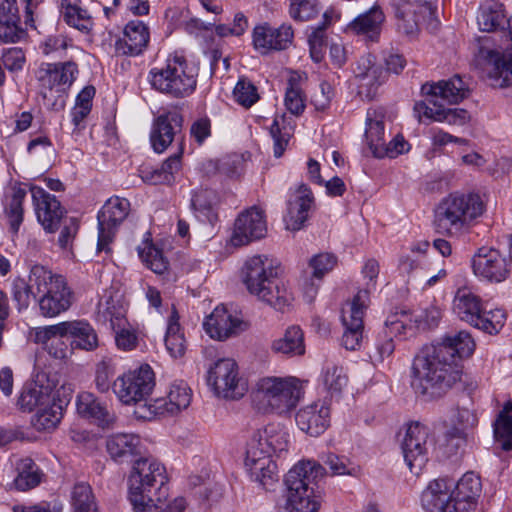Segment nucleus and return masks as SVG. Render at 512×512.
Listing matches in <instances>:
<instances>
[{"label":"nucleus","mask_w":512,"mask_h":512,"mask_svg":"<svg viewBox=\"0 0 512 512\" xmlns=\"http://www.w3.org/2000/svg\"><path fill=\"white\" fill-rule=\"evenodd\" d=\"M481 31L501 33L500 44L494 49H481L482 69L493 87L512 86V18H507L497 0L484 1L477 14Z\"/></svg>","instance_id":"nucleus-1"},{"label":"nucleus","mask_w":512,"mask_h":512,"mask_svg":"<svg viewBox=\"0 0 512 512\" xmlns=\"http://www.w3.org/2000/svg\"><path fill=\"white\" fill-rule=\"evenodd\" d=\"M482 483L474 472L465 473L455 484L447 478L431 481L421 495L427 512H475Z\"/></svg>","instance_id":"nucleus-2"},{"label":"nucleus","mask_w":512,"mask_h":512,"mask_svg":"<svg viewBox=\"0 0 512 512\" xmlns=\"http://www.w3.org/2000/svg\"><path fill=\"white\" fill-rule=\"evenodd\" d=\"M461 378L458 365H452L433 347H425L415 357L411 385L427 399L441 397Z\"/></svg>","instance_id":"nucleus-3"},{"label":"nucleus","mask_w":512,"mask_h":512,"mask_svg":"<svg viewBox=\"0 0 512 512\" xmlns=\"http://www.w3.org/2000/svg\"><path fill=\"white\" fill-rule=\"evenodd\" d=\"M280 263L269 255H255L243 266V282L248 291L277 310H283L293 300L284 282L277 280Z\"/></svg>","instance_id":"nucleus-4"},{"label":"nucleus","mask_w":512,"mask_h":512,"mask_svg":"<svg viewBox=\"0 0 512 512\" xmlns=\"http://www.w3.org/2000/svg\"><path fill=\"white\" fill-rule=\"evenodd\" d=\"M168 476L165 467L155 459L140 458L133 464L129 476V500L136 512L157 509L168 496Z\"/></svg>","instance_id":"nucleus-5"},{"label":"nucleus","mask_w":512,"mask_h":512,"mask_svg":"<svg viewBox=\"0 0 512 512\" xmlns=\"http://www.w3.org/2000/svg\"><path fill=\"white\" fill-rule=\"evenodd\" d=\"M324 474L319 463L306 460L295 464L285 477L286 493L277 503V512H318L312 484Z\"/></svg>","instance_id":"nucleus-6"},{"label":"nucleus","mask_w":512,"mask_h":512,"mask_svg":"<svg viewBox=\"0 0 512 512\" xmlns=\"http://www.w3.org/2000/svg\"><path fill=\"white\" fill-rule=\"evenodd\" d=\"M304 384L305 381L295 376L261 378L253 392V406L264 414H288L304 397Z\"/></svg>","instance_id":"nucleus-7"},{"label":"nucleus","mask_w":512,"mask_h":512,"mask_svg":"<svg viewBox=\"0 0 512 512\" xmlns=\"http://www.w3.org/2000/svg\"><path fill=\"white\" fill-rule=\"evenodd\" d=\"M483 211L484 205L478 194H450L437 205L434 224L443 234L460 236Z\"/></svg>","instance_id":"nucleus-8"},{"label":"nucleus","mask_w":512,"mask_h":512,"mask_svg":"<svg viewBox=\"0 0 512 512\" xmlns=\"http://www.w3.org/2000/svg\"><path fill=\"white\" fill-rule=\"evenodd\" d=\"M30 280L36 286L39 312L43 317H56L71 307L74 294L63 275L42 265H34L30 269Z\"/></svg>","instance_id":"nucleus-9"},{"label":"nucleus","mask_w":512,"mask_h":512,"mask_svg":"<svg viewBox=\"0 0 512 512\" xmlns=\"http://www.w3.org/2000/svg\"><path fill=\"white\" fill-rule=\"evenodd\" d=\"M452 309L461 321L491 335L500 332L507 318L503 309L486 310L480 296L467 286L456 290Z\"/></svg>","instance_id":"nucleus-10"},{"label":"nucleus","mask_w":512,"mask_h":512,"mask_svg":"<svg viewBox=\"0 0 512 512\" xmlns=\"http://www.w3.org/2000/svg\"><path fill=\"white\" fill-rule=\"evenodd\" d=\"M148 80L156 91L173 98H184L196 89V73L182 56L169 57L163 67L149 71Z\"/></svg>","instance_id":"nucleus-11"},{"label":"nucleus","mask_w":512,"mask_h":512,"mask_svg":"<svg viewBox=\"0 0 512 512\" xmlns=\"http://www.w3.org/2000/svg\"><path fill=\"white\" fill-rule=\"evenodd\" d=\"M77 75L78 67L72 61L42 63L36 71V79L44 105L54 110L64 108L68 90Z\"/></svg>","instance_id":"nucleus-12"},{"label":"nucleus","mask_w":512,"mask_h":512,"mask_svg":"<svg viewBox=\"0 0 512 512\" xmlns=\"http://www.w3.org/2000/svg\"><path fill=\"white\" fill-rule=\"evenodd\" d=\"M154 386V372L148 364H143L119 375L112 384V390L122 404L134 405L146 400Z\"/></svg>","instance_id":"nucleus-13"},{"label":"nucleus","mask_w":512,"mask_h":512,"mask_svg":"<svg viewBox=\"0 0 512 512\" xmlns=\"http://www.w3.org/2000/svg\"><path fill=\"white\" fill-rule=\"evenodd\" d=\"M207 383L218 397L225 399H239L247 391L237 363L230 358L218 359L208 367Z\"/></svg>","instance_id":"nucleus-14"},{"label":"nucleus","mask_w":512,"mask_h":512,"mask_svg":"<svg viewBox=\"0 0 512 512\" xmlns=\"http://www.w3.org/2000/svg\"><path fill=\"white\" fill-rule=\"evenodd\" d=\"M430 429L427 425L413 421L407 424L401 439V451L410 471L419 474L428 461V438Z\"/></svg>","instance_id":"nucleus-15"},{"label":"nucleus","mask_w":512,"mask_h":512,"mask_svg":"<svg viewBox=\"0 0 512 512\" xmlns=\"http://www.w3.org/2000/svg\"><path fill=\"white\" fill-rule=\"evenodd\" d=\"M368 306L367 291H358L351 301H347L342 307L341 321L344 326L342 345L347 350H356L363 339L366 308Z\"/></svg>","instance_id":"nucleus-16"},{"label":"nucleus","mask_w":512,"mask_h":512,"mask_svg":"<svg viewBox=\"0 0 512 512\" xmlns=\"http://www.w3.org/2000/svg\"><path fill=\"white\" fill-rule=\"evenodd\" d=\"M130 202L125 198L111 197L98 212V251H109L118 226L128 216Z\"/></svg>","instance_id":"nucleus-17"},{"label":"nucleus","mask_w":512,"mask_h":512,"mask_svg":"<svg viewBox=\"0 0 512 512\" xmlns=\"http://www.w3.org/2000/svg\"><path fill=\"white\" fill-rule=\"evenodd\" d=\"M191 402V389L183 382L171 386L165 398H158L144 407H140L137 414L141 418L151 419L157 416L174 415L186 409Z\"/></svg>","instance_id":"nucleus-18"},{"label":"nucleus","mask_w":512,"mask_h":512,"mask_svg":"<svg viewBox=\"0 0 512 512\" xmlns=\"http://www.w3.org/2000/svg\"><path fill=\"white\" fill-rule=\"evenodd\" d=\"M472 269L476 277L490 283H500L509 276L506 258L496 249L481 247L472 258Z\"/></svg>","instance_id":"nucleus-19"},{"label":"nucleus","mask_w":512,"mask_h":512,"mask_svg":"<svg viewBox=\"0 0 512 512\" xmlns=\"http://www.w3.org/2000/svg\"><path fill=\"white\" fill-rule=\"evenodd\" d=\"M267 232L264 211L251 207L242 212L235 221L230 242L235 247L263 238Z\"/></svg>","instance_id":"nucleus-20"},{"label":"nucleus","mask_w":512,"mask_h":512,"mask_svg":"<svg viewBox=\"0 0 512 512\" xmlns=\"http://www.w3.org/2000/svg\"><path fill=\"white\" fill-rule=\"evenodd\" d=\"M31 193L38 222L47 233H55L66 210L54 195L41 187L33 186Z\"/></svg>","instance_id":"nucleus-21"},{"label":"nucleus","mask_w":512,"mask_h":512,"mask_svg":"<svg viewBox=\"0 0 512 512\" xmlns=\"http://www.w3.org/2000/svg\"><path fill=\"white\" fill-rule=\"evenodd\" d=\"M421 91L427 97L424 101L426 104L437 106L443 104L442 102L458 103L467 97L469 87L459 75H455L448 80L426 83L422 86Z\"/></svg>","instance_id":"nucleus-22"},{"label":"nucleus","mask_w":512,"mask_h":512,"mask_svg":"<svg viewBox=\"0 0 512 512\" xmlns=\"http://www.w3.org/2000/svg\"><path fill=\"white\" fill-rule=\"evenodd\" d=\"M206 333L213 339L224 341L237 336L246 324L223 305L217 306L203 323Z\"/></svg>","instance_id":"nucleus-23"},{"label":"nucleus","mask_w":512,"mask_h":512,"mask_svg":"<svg viewBox=\"0 0 512 512\" xmlns=\"http://www.w3.org/2000/svg\"><path fill=\"white\" fill-rule=\"evenodd\" d=\"M183 127V116L177 111L159 115L152 126L150 141L156 153H163L177 138Z\"/></svg>","instance_id":"nucleus-24"},{"label":"nucleus","mask_w":512,"mask_h":512,"mask_svg":"<svg viewBox=\"0 0 512 512\" xmlns=\"http://www.w3.org/2000/svg\"><path fill=\"white\" fill-rule=\"evenodd\" d=\"M296 424L306 434L317 437L330 425V406L326 400H318L302 407L295 416Z\"/></svg>","instance_id":"nucleus-25"},{"label":"nucleus","mask_w":512,"mask_h":512,"mask_svg":"<svg viewBox=\"0 0 512 512\" xmlns=\"http://www.w3.org/2000/svg\"><path fill=\"white\" fill-rule=\"evenodd\" d=\"M294 32L291 25L283 24L274 28L265 23L253 29L252 38L254 48L261 53L271 50H284L293 40Z\"/></svg>","instance_id":"nucleus-26"},{"label":"nucleus","mask_w":512,"mask_h":512,"mask_svg":"<svg viewBox=\"0 0 512 512\" xmlns=\"http://www.w3.org/2000/svg\"><path fill=\"white\" fill-rule=\"evenodd\" d=\"M313 204L314 197L311 189L305 184H300L287 202V213L284 216L286 229L300 230L307 221Z\"/></svg>","instance_id":"nucleus-27"},{"label":"nucleus","mask_w":512,"mask_h":512,"mask_svg":"<svg viewBox=\"0 0 512 512\" xmlns=\"http://www.w3.org/2000/svg\"><path fill=\"white\" fill-rule=\"evenodd\" d=\"M150 32L148 26L140 20L129 21L123 36L115 42V50L120 55L138 56L148 46Z\"/></svg>","instance_id":"nucleus-28"},{"label":"nucleus","mask_w":512,"mask_h":512,"mask_svg":"<svg viewBox=\"0 0 512 512\" xmlns=\"http://www.w3.org/2000/svg\"><path fill=\"white\" fill-rule=\"evenodd\" d=\"M440 356H443L452 365H457V358L470 357L475 350L476 343L467 331H459L445 336L440 343L433 345Z\"/></svg>","instance_id":"nucleus-29"},{"label":"nucleus","mask_w":512,"mask_h":512,"mask_svg":"<svg viewBox=\"0 0 512 512\" xmlns=\"http://www.w3.org/2000/svg\"><path fill=\"white\" fill-rule=\"evenodd\" d=\"M54 388V385L44 384V376H38L33 383L23 387L17 404L23 411L31 412L34 409L38 410L55 400Z\"/></svg>","instance_id":"nucleus-30"},{"label":"nucleus","mask_w":512,"mask_h":512,"mask_svg":"<svg viewBox=\"0 0 512 512\" xmlns=\"http://www.w3.org/2000/svg\"><path fill=\"white\" fill-rule=\"evenodd\" d=\"M384 21L383 10L379 5H374L351 21L348 30L370 42H378Z\"/></svg>","instance_id":"nucleus-31"},{"label":"nucleus","mask_w":512,"mask_h":512,"mask_svg":"<svg viewBox=\"0 0 512 512\" xmlns=\"http://www.w3.org/2000/svg\"><path fill=\"white\" fill-rule=\"evenodd\" d=\"M23 35L16 0H0V40L16 43Z\"/></svg>","instance_id":"nucleus-32"},{"label":"nucleus","mask_w":512,"mask_h":512,"mask_svg":"<svg viewBox=\"0 0 512 512\" xmlns=\"http://www.w3.org/2000/svg\"><path fill=\"white\" fill-rule=\"evenodd\" d=\"M257 440L263 442L264 449L277 456L288 452L290 434L284 425L269 423L252 434Z\"/></svg>","instance_id":"nucleus-33"},{"label":"nucleus","mask_w":512,"mask_h":512,"mask_svg":"<svg viewBox=\"0 0 512 512\" xmlns=\"http://www.w3.org/2000/svg\"><path fill=\"white\" fill-rule=\"evenodd\" d=\"M64 337H70L71 348L93 351L98 347V336L91 324L85 320L64 321Z\"/></svg>","instance_id":"nucleus-34"},{"label":"nucleus","mask_w":512,"mask_h":512,"mask_svg":"<svg viewBox=\"0 0 512 512\" xmlns=\"http://www.w3.org/2000/svg\"><path fill=\"white\" fill-rule=\"evenodd\" d=\"M415 112L437 122H447L451 125H464L470 120L468 111L460 108H444L443 104L430 106L425 102H417L414 106Z\"/></svg>","instance_id":"nucleus-35"},{"label":"nucleus","mask_w":512,"mask_h":512,"mask_svg":"<svg viewBox=\"0 0 512 512\" xmlns=\"http://www.w3.org/2000/svg\"><path fill=\"white\" fill-rule=\"evenodd\" d=\"M77 411L81 416L95 420L101 427H107L115 420L114 414L89 392H83L78 395Z\"/></svg>","instance_id":"nucleus-36"},{"label":"nucleus","mask_w":512,"mask_h":512,"mask_svg":"<svg viewBox=\"0 0 512 512\" xmlns=\"http://www.w3.org/2000/svg\"><path fill=\"white\" fill-rule=\"evenodd\" d=\"M99 308L102 309L103 315L109 319L113 329L126 324V304L123 294L111 287L104 292L99 301Z\"/></svg>","instance_id":"nucleus-37"},{"label":"nucleus","mask_w":512,"mask_h":512,"mask_svg":"<svg viewBox=\"0 0 512 512\" xmlns=\"http://www.w3.org/2000/svg\"><path fill=\"white\" fill-rule=\"evenodd\" d=\"M106 448L114 461L124 462L140 452V438L134 434H114L108 437Z\"/></svg>","instance_id":"nucleus-38"},{"label":"nucleus","mask_w":512,"mask_h":512,"mask_svg":"<svg viewBox=\"0 0 512 512\" xmlns=\"http://www.w3.org/2000/svg\"><path fill=\"white\" fill-rule=\"evenodd\" d=\"M385 111L381 107L369 108L365 120V141L372 154L385 141Z\"/></svg>","instance_id":"nucleus-39"},{"label":"nucleus","mask_w":512,"mask_h":512,"mask_svg":"<svg viewBox=\"0 0 512 512\" xmlns=\"http://www.w3.org/2000/svg\"><path fill=\"white\" fill-rule=\"evenodd\" d=\"M273 352L288 357L302 356L305 354L304 333L299 326L288 327L282 337L272 342Z\"/></svg>","instance_id":"nucleus-40"},{"label":"nucleus","mask_w":512,"mask_h":512,"mask_svg":"<svg viewBox=\"0 0 512 512\" xmlns=\"http://www.w3.org/2000/svg\"><path fill=\"white\" fill-rule=\"evenodd\" d=\"M181 154L182 149L167 158L159 168L142 170L143 181L152 185L172 183L175 173L181 168Z\"/></svg>","instance_id":"nucleus-41"},{"label":"nucleus","mask_w":512,"mask_h":512,"mask_svg":"<svg viewBox=\"0 0 512 512\" xmlns=\"http://www.w3.org/2000/svg\"><path fill=\"white\" fill-rule=\"evenodd\" d=\"M17 476L14 486L19 491H27L38 486L43 473L31 458H22L16 464Z\"/></svg>","instance_id":"nucleus-42"},{"label":"nucleus","mask_w":512,"mask_h":512,"mask_svg":"<svg viewBox=\"0 0 512 512\" xmlns=\"http://www.w3.org/2000/svg\"><path fill=\"white\" fill-rule=\"evenodd\" d=\"M73 512H99L98 502L92 487L85 482L76 483L70 495Z\"/></svg>","instance_id":"nucleus-43"},{"label":"nucleus","mask_w":512,"mask_h":512,"mask_svg":"<svg viewBox=\"0 0 512 512\" xmlns=\"http://www.w3.org/2000/svg\"><path fill=\"white\" fill-rule=\"evenodd\" d=\"M61 15L68 25L80 31H88L92 25L90 15L80 6V0H61Z\"/></svg>","instance_id":"nucleus-44"},{"label":"nucleus","mask_w":512,"mask_h":512,"mask_svg":"<svg viewBox=\"0 0 512 512\" xmlns=\"http://www.w3.org/2000/svg\"><path fill=\"white\" fill-rule=\"evenodd\" d=\"M179 316L174 310L169 318L165 335V346L173 358H181L186 352V340L178 322Z\"/></svg>","instance_id":"nucleus-45"},{"label":"nucleus","mask_w":512,"mask_h":512,"mask_svg":"<svg viewBox=\"0 0 512 512\" xmlns=\"http://www.w3.org/2000/svg\"><path fill=\"white\" fill-rule=\"evenodd\" d=\"M512 402H507L493 423L496 442L503 450L512 449Z\"/></svg>","instance_id":"nucleus-46"},{"label":"nucleus","mask_w":512,"mask_h":512,"mask_svg":"<svg viewBox=\"0 0 512 512\" xmlns=\"http://www.w3.org/2000/svg\"><path fill=\"white\" fill-rule=\"evenodd\" d=\"M306 97L303 93L300 77L297 74H293L289 77L286 91L284 104L286 109L293 115H301L306 107Z\"/></svg>","instance_id":"nucleus-47"},{"label":"nucleus","mask_w":512,"mask_h":512,"mask_svg":"<svg viewBox=\"0 0 512 512\" xmlns=\"http://www.w3.org/2000/svg\"><path fill=\"white\" fill-rule=\"evenodd\" d=\"M62 418V406L55 400L39 408L32 418V424L38 431L54 429Z\"/></svg>","instance_id":"nucleus-48"},{"label":"nucleus","mask_w":512,"mask_h":512,"mask_svg":"<svg viewBox=\"0 0 512 512\" xmlns=\"http://www.w3.org/2000/svg\"><path fill=\"white\" fill-rule=\"evenodd\" d=\"M321 381L327 392L333 397L338 396L348 384V377L343 367L328 363L323 369Z\"/></svg>","instance_id":"nucleus-49"},{"label":"nucleus","mask_w":512,"mask_h":512,"mask_svg":"<svg viewBox=\"0 0 512 512\" xmlns=\"http://www.w3.org/2000/svg\"><path fill=\"white\" fill-rule=\"evenodd\" d=\"M26 190L21 187H13L10 202L5 208L9 220L10 230L17 234L23 221V201L26 197Z\"/></svg>","instance_id":"nucleus-50"},{"label":"nucleus","mask_w":512,"mask_h":512,"mask_svg":"<svg viewBox=\"0 0 512 512\" xmlns=\"http://www.w3.org/2000/svg\"><path fill=\"white\" fill-rule=\"evenodd\" d=\"M452 422L453 428L448 433V436L463 442L466 437V432L477 425L478 418L475 411L468 408H458L453 416Z\"/></svg>","instance_id":"nucleus-51"},{"label":"nucleus","mask_w":512,"mask_h":512,"mask_svg":"<svg viewBox=\"0 0 512 512\" xmlns=\"http://www.w3.org/2000/svg\"><path fill=\"white\" fill-rule=\"evenodd\" d=\"M35 292L36 286L32 285L30 276L28 277V281H25L23 278L13 280L12 296L19 312L29 307L32 298L38 299V295H36Z\"/></svg>","instance_id":"nucleus-52"},{"label":"nucleus","mask_w":512,"mask_h":512,"mask_svg":"<svg viewBox=\"0 0 512 512\" xmlns=\"http://www.w3.org/2000/svg\"><path fill=\"white\" fill-rule=\"evenodd\" d=\"M285 115H278L274 118L270 127V134L274 141V156L279 158L283 155L291 136V127L286 126Z\"/></svg>","instance_id":"nucleus-53"},{"label":"nucleus","mask_w":512,"mask_h":512,"mask_svg":"<svg viewBox=\"0 0 512 512\" xmlns=\"http://www.w3.org/2000/svg\"><path fill=\"white\" fill-rule=\"evenodd\" d=\"M216 203V195L213 190L201 189L192 195L191 205L196 212L203 214L209 222L215 218L213 206Z\"/></svg>","instance_id":"nucleus-54"},{"label":"nucleus","mask_w":512,"mask_h":512,"mask_svg":"<svg viewBox=\"0 0 512 512\" xmlns=\"http://www.w3.org/2000/svg\"><path fill=\"white\" fill-rule=\"evenodd\" d=\"M233 95L235 101L245 108H250L259 100L256 86L245 77L239 78L234 87Z\"/></svg>","instance_id":"nucleus-55"},{"label":"nucleus","mask_w":512,"mask_h":512,"mask_svg":"<svg viewBox=\"0 0 512 512\" xmlns=\"http://www.w3.org/2000/svg\"><path fill=\"white\" fill-rule=\"evenodd\" d=\"M323 462L329 467L332 475H349L357 476L359 473V466L352 463L347 457L339 456L334 453H328Z\"/></svg>","instance_id":"nucleus-56"},{"label":"nucleus","mask_w":512,"mask_h":512,"mask_svg":"<svg viewBox=\"0 0 512 512\" xmlns=\"http://www.w3.org/2000/svg\"><path fill=\"white\" fill-rule=\"evenodd\" d=\"M139 256L154 273L163 275L168 270V261L162 252L153 245L139 249Z\"/></svg>","instance_id":"nucleus-57"},{"label":"nucleus","mask_w":512,"mask_h":512,"mask_svg":"<svg viewBox=\"0 0 512 512\" xmlns=\"http://www.w3.org/2000/svg\"><path fill=\"white\" fill-rule=\"evenodd\" d=\"M1 62L4 68L12 75L22 71L26 63L24 51L19 47L2 50Z\"/></svg>","instance_id":"nucleus-58"},{"label":"nucleus","mask_w":512,"mask_h":512,"mask_svg":"<svg viewBox=\"0 0 512 512\" xmlns=\"http://www.w3.org/2000/svg\"><path fill=\"white\" fill-rule=\"evenodd\" d=\"M115 374V365L111 359H103L96 366L95 385L99 392L106 393L110 390L111 378Z\"/></svg>","instance_id":"nucleus-59"},{"label":"nucleus","mask_w":512,"mask_h":512,"mask_svg":"<svg viewBox=\"0 0 512 512\" xmlns=\"http://www.w3.org/2000/svg\"><path fill=\"white\" fill-rule=\"evenodd\" d=\"M442 317V311L436 304H429L414 315V324L418 329L436 327Z\"/></svg>","instance_id":"nucleus-60"},{"label":"nucleus","mask_w":512,"mask_h":512,"mask_svg":"<svg viewBox=\"0 0 512 512\" xmlns=\"http://www.w3.org/2000/svg\"><path fill=\"white\" fill-rule=\"evenodd\" d=\"M289 13L294 20L309 21L319 13L318 0L291 2Z\"/></svg>","instance_id":"nucleus-61"},{"label":"nucleus","mask_w":512,"mask_h":512,"mask_svg":"<svg viewBox=\"0 0 512 512\" xmlns=\"http://www.w3.org/2000/svg\"><path fill=\"white\" fill-rule=\"evenodd\" d=\"M410 322L411 320L408 319V315L404 312L401 313L400 316H390L385 322V329L383 332L386 335H389L392 339L397 336H406L413 330V326Z\"/></svg>","instance_id":"nucleus-62"},{"label":"nucleus","mask_w":512,"mask_h":512,"mask_svg":"<svg viewBox=\"0 0 512 512\" xmlns=\"http://www.w3.org/2000/svg\"><path fill=\"white\" fill-rule=\"evenodd\" d=\"M409 150V144L402 135H396L389 143L383 142L375 151L374 156L377 158H396Z\"/></svg>","instance_id":"nucleus-63"},{"label":"nucleus","mask_w":512,"mask_h":512,"mask_svg":"<svg viewBox=\"0 0 512 512\" xmlns=\"http://www.w3.org/2000/svg\"><path fill=\"white\" fill-rule=\"evenodd\" d=\"M245 467L249 476L259 477L261 470H266V478L271 479L274 477V470L277 464L272 458L255 459V453L252 451L249 454V460H245Z\"/></svg>","instance_id":"nucleus-64"}]
</instances>
